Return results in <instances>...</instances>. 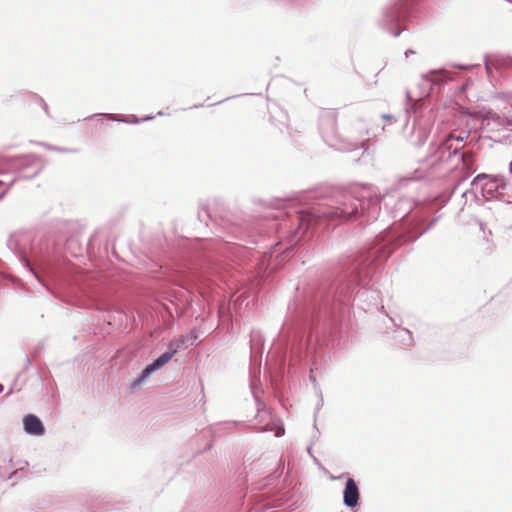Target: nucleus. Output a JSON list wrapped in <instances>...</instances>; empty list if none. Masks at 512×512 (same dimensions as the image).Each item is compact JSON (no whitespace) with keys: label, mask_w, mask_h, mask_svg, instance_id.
I'll list each match as a JSON object with an SVG mask.
<instances>
[{"label":"nucleus","mask_w":512,"mask_h":512,"mask_svg":"<svg viewBox=\"0 0 512 512\" xmlns=\"http://www.w3.org/2000/svg\"><path fill=\"white\" fill-rule=\"evenodd\" d=\"M37 98H38L39 102L42 104L45 113L47 115H49V108H48L47 103H45V101L41 97H37Z\"/></svg>","instance_id":"c85d7f7f"},{"label":"nucleus","mask_w":512,"mask_h":512,"mask_svg":"<svg viewBox=\"0 0 512 512\" xmlns=\"http://www.w3.org/2000/svg\"><path fill=\"white\" fill-rule=\"evenodd\" d=\"M284 433H285L284 427L282 425L277 426L276 431H275V437H281L284 435Z\"/></svg>","instance_id":"bb28decb"},{"label":"nucleus","mask_w":512,"mask_h":512,"mask_svg":"<svg viewBox=\"0 0 512 512\" xmlns=\"http://www.w3.org/2000/svg\"><path fill=\"white\" fill-rule=\"evenodd\" d=\"M479 189H476L475 187H472L471 189H466L462 192V198L465 199V204L468 201H479V196L477 194V191Z\"/></svg>","instance_id":"aec40b11"},{"label":"nucleus","mask_w":512,"mask_h":512,"mask_svg":"<svg viewBox=\"0 0 512 512\" xmlns=\"http://www.w3.org/2000/svg\"><path fill=\"white\" fill-rule=\"evenodd\" d=\"M154 371L147 365L142 372L131 382L130 389L135 390L144 383Z\"/></svg>","instance_id":"a211bd4d"},{"label":"nucleus","mask_w":512,"mask_h":512,"mask_svg":"<svg viewBox=\"0 0 512 512\" xmlns=\"http://www.w3.org/2000/svg\"><path fill=\"white\" fill-rule=\"evenodd\" d=\"M485 70L488 75L491 74L492 70L507 69L512 66V56L493 53L488 54L484 57Z\"/></svg>","instance_id":"f8f14e48"},{"label":"nucleus","mask_w":512,"mask_h":512,"mask_svg":"<svg viewBox=\"0 0 512 512\" xmlns=\"http://www.w3.org/2000/svg\"><path fill=\"white\" fill-rule=\"evenodd\" d=\"M14 181H15V178H14V179H12V180H10V182H9L8 186H10L11 184H13V182H14Z\"/></svg>","instance_id":"ea45409f"},{"label":"nucleus","mask_w":512,"mask_h":512,"mask_svg":"<svg viewBox=\"0 0 512 512\" xmlns=\"http://www.w3.org/2000/svg\"><path fill=\"white\" fill-rule=\"evenodd\" d=\"M386 194L369 184L356 185L350 190L325 189L307 193L306 207L295 210L293 214L288 213L280 224L281 229L290 228L288 246L284 249L281 259H272L279 245L276 243L269 257L264 255L258 259L255 276L251 280L252 288L260 289L265 284L279 263L289 257L310 228L323 223L337 225L349 220H376L381 209L380 203Z\"/></svg>","instance_id":"f03ea898"},{"label":"nucleus","mask_w":512,"mask_h":512,"mask_svg":"<svg viewBox=\"0 0 512 512\" xmlns=\"http://www.w3.org/2000/svg\"><path fill=\"white\" fill-rule=\"evenodd\" d=\"M425 173L422 170L415 169L412 173L400 176L397 180L395 189L398 191L409 190L414 193L417 192L422 186V180Z\"/></svg>","instance_id":"9b49d317"},{"label":"nucleus","mask_w":512,"mask_h":512,"mask_svg":"<svg viewBox=\"0 0 512 512\" xmlns=\"http://www.w3.org/2000/svg\"><path fill=\"white\" fill-rule=\"evenodd\" d=\"M465 138H467V135H466L465 137H463V136L454 137V142H455V141H457V142H463Z\"/></svg>","instance_id":"72a5a7b5"},{"label":"nucleus","mask_w":512,"mask_h":512,"mask_svg":"<svg viewBox=\"0 0 512 512\" xmlns=\"http://www.w3.org/2000/svg\"><path fill=\"white\" fill-rule=\"evenodd\" d=\"M310 379H311V381H312L313 383H316V379H315V377H314V376L310 375Z\"/></svg>","instance_id":"4c0bfd02"},{"label":"nucleus","mask_w":512,"mask_h":512,"mask_svg":"<svg viewBox=\"0 0 512 512\" xmlns=\"http://www.w3.org/2000/svg\"><path fill=\"white\" fill-rule=\"evenodd\" d=\"M454 67L460 69V70H468L469 69V66H465V65H454Z\"/></svg>","instance_id":"2f4dec72"},{"label":"nucleus","mask_w":512,"mask_h":512,"mask_svg":"<svg viewBox=\"0 0 512 512\" xmlns=\"http://www.w3.org/2000/svg\"><path fill=\"white\" fill-rule=\"evenodd\" d=\"M424 81L431 84H440L442 82H446L452 79V76L449 71L446 69L441 70H432L429 74L423 75Z\"/></svg>","instance_id":"f3484780"},{"label":"nucleus","mask_w":512,"mask_h":512,"mask_svg":"<svg viewBox=\"0 0 512 512\" xmlns=\"http://www.w3.org/2000/svg\"><path fill=\"white\" fill-rule=\"evenodd\" d=\"M272 505H273V502L268 501L267 503H264L262 506L257 508L254 512H258V511H260L262 509H265V508H270V507H272Z\"/></svg>","instance_id":"c756f323"},{"label":"nucleus","mask_w":512,"mask_h":512,"mask_svg":"<svg viewBox=\"0 0 512 512\" xmlns=\"http://www.w3.org/2000/svg\"><path fill=\"white\" fill-rule=\"evenodd\" d=\"M511 109H512V105H511Z\"/></svg>","instance_id":"c03bdc74"},{"label":"nucleus","mask_w":512,"mask_h":512,"mask_svg":"<svg viewBox=\"0 0 512 512\" xmlns=\"http://www.w3.org/2000/svg\"><path fill=\"white\" fill-rule=\"evenodd\" d=\"M225 425H226V426H228V427L230 428V427L235 426V425H236V423H226Z\"/></svg>","instance_id":"e433bc0d"},{"label":"nucleus","mask_w":512,"mask_h":512,"mask_svg":"<svg viewBox=\"0 0 512 512\" xmlns=\"http://www.w3.org/2000/svg\"><path fill=\"white\" fill-rule=\"evenodd\" d=\"M242 250L241 247L220 239L201 240L197 242L195 247L197 256L202 258L207 265H212L213 258L218 255L229 258L230 256L240 254Z\"/></svg>","instance_id":"6e6552de"},{"label":"nucleus","mask_w":512,"mask_h":512,"mask_svg":"<svg viewBox=\"0 0 512 512\" xmlns=\"http://www.w3.org/2000/svg\"><path fill=\"white\" fill-rule=\"evenodd\" d=\"M99 310H109L113 307V303L107 299L99 300L96 304Z\"/></svg>","instance_id":"4be33fe9"},{"label":"nucleus","mask_w":512,"mask_h":512,"mask_svg":"<svg viewBox=\"0 0 512 512\" xmlns=\"http://www.w3.org/2000/svg\"><path fill=\"white\" fill-rule=\"evenodd\" d=\"M382 118L385 120H392V119H394V116L390 115V114H383Z\"/></svg>","instance_id":"473e14b6"},{"label":"nucleus","mask_w":512,"mask_h":512,"mask_svg":"<svg viewBox=\"0 0 512 512\" xmlns=\"http://www.w3.org/2000/svg\"><path fill=\"white\" fill-rule=\"evenodd\" d=\"M319 130L323 141L331 148L341 152L363 149L368 150V130H361L357 137L352 133L346 137H340L336 129V116L332 111H323L320 115Z\"/></svg>","instance_id":"39448f33"},{"label":"nucleus","mask_w":512,"mask_h":512,"mask_svg":"<svg viewBox=\"0 0 512 512\" xmlns=\"http://www.w3.org/2000/svg\"><path fill=\"white\" fill-rule=\"evenodd\" d=\"M199 107H202V104H196V105H194V108H199Z\"/></svg>","instance_id":"58836bf2"},{"label":"nucleus","mask_w":512,"mask_h":512,"mask_svg":"<svg viewBox=\"0 0 512 512\" xmlns=\"http://www.w3.org/2000/svg\"><path fill=\"white\" fill-rule=\"evenodd\" d=\"M431 125L428 121L417 120L413 124L411 133V142L416 146H422L426 143L430 135Z\"/></svg>","instance_id":"4468645a"},{"label":"nucleus","mask_w":512,"mask_h":512,"mask_svg":"<svg viewBox=\"0 0 512 512\" xmlns=\"http://www.w3.org/2000/svg\"><path fill=\"white\" fill-rule=\"evenodd\" d=\"M186 342V338L184 336L181 337L179 340H173L168 344V350L162 353L158 358L160 359L161 363L165 365L168 363L171 358L184 347Z\"/></svg>","instance_id":"dca6fc26"},{"label":"nucleus","mask_w":512,"mask_h":512,"mask_svg":"<svg viewBox=\"0 0 512 512\" xmlns=\"http://www.w3.org/2000/svg\"><path fill=\"white\" fill-rule=\"evenodd\" d=\"M267 497H268V493L265 492V493H261V494H257V495L251 496L250 500L260 503V502L266 500Z\"/></svg>","instance_id":"393cba45"},{"label":"nucleus","mask_w":512,"mask_h":512,"mask_svg":"<svg viewBox=\"0 0 512 512\" xmlns=\"http://www.w3.org/2000/svg\"><path fill=\"white\" fill-rule=\"evenodd\" d=\"M7 247L40 283H44L43 275L53 272L55 246L48 238L15 232L8 238Z\"/></svg>","instance_id":"20e7f679"},{"label":"nucleus","mask_w":512,"mask_h":512,"mask_svg":"<svg viewBox=\"0 0 512 512\" xmlns=\"http://www.w3.org/2000/svg\"><path fill=\"white\" fill-rule=\"evenodd\" d=\"M154 117H155L154 115H147V116L139 119L135 115H132L131 117H127L128 122H126V123L127 124H139L140 122L150 121V120L154 119Z\"/></svg>","instance_id":"412c9836"},{"label":"nucleus","mask_w":512,"mask_h":512,"mask_svg":"<svg viewBox=\"0 0 512 512\" xmlns=\"http://www.w3.org/2000/svg\"><path fill=\"white\" fill-rule=\"evenodd\" d=\"M4 185H5V182L0 180V187H2ZM7 189H8V187L3 188V189L0 190V200L5 196V194L7 192Z\"/></svg>","instance_id":"cd10ccee"},{"label":"nucleus","mask_w":512,"mask_h":512,"mask_svg":"<svg viewBox=\"0 0 512 512\" xmlns=\"http://www.w3.org/2000/svg\"><path fill=\"white\" fill-rule=\"evenodd\" d=\"M392 213L395 222H400V224L383 230L368 244L374 249L375 255H381L384 258H389L400 245L417 240L437 220L433 218L427 226L421 228L430 211L413 195L400 197L395 203Z\"/></svg>","instance_id":"7ed1b4c3"},{"label":"nucleus","mask_w":512,"mask_h":512,"mask_svg":"<svg viewBox=\"0 0 512 512\" xmlns=\"http://www.w3.org/2000/svg\"><path fill=\"white\" fill-rule=\"evenodd\" d=\"M409 0H394L384 7L377 18V25L387 33L398 37L401 34V24L408 17L410 10Z\"/></svg>","instance_id":"423d86ee"},{"label":"nucleus","mask_w":512,"mask_h":512,"mask_svg":"<svg viewBox=\"0 0 512 512\" xmlns=\"http://www.w3.org/2000/svg\"><path fill=\"white\" fill-rule=\"evenodd\" d=\"M460 185H461V181H459V182L454 186V188H453V190H452V193H454V192L459 188V186H460Z\"/></svg>","instance_id":"c9c22d12"},{"label":"nucleus","mask_w":512,"mask_h":512,"mask_svg":"<svg viewBox=\"0 0 512 512\" xmlns=\"http://www.w3.org/2000/svg\"><path fill=\"white\" fill-rule=\"evenodd\" d=\"M471 187L479 189L481 196L486 199H500L507 203H512V200L505 199L504 191L507 189V184L504 178L492 177L487 174H478L471 182Z\"/></svg>","instance_id":"1a4fd4ad"},{"label":"nucleus","mask_w":512,"mask_h":512,"mask_svg":"<svg viewBox=\"0 0 512 512\" xmlns=\"http://www.w3.org/2000/svg\"><path fill=\"white\" fill-rule=\"evenodd\" d=\"M360 492L357 483L353 478H348L343 490V504L350 509L359 504Z\"/></svg>","instance_id":"ddd939ff"},{"label":"nucleus","mask_w":512,"mask_h":512,"mask_svg":"<svg viewBox=\"0 0 512 512\" xmlns=\"http://www.w3.org/2000/svg\"><path fill=\"white\" fill-rule=\"evenodd\" d=\"M23 429L26 434L32 436H42L45 433L43 422L34 414H28L23 418Z\"/></svg>","instance_id":"2eb2a0df"},{"label":"nucleus","mask_w":512,"mask_h":512,"mask_svg":"<svg viewBox=\"0 0 512 512\" xmlns=\"http://www.w3.org/2000/svg\"><path fill=\"white\" fill-rule=\"evenodd\" d=\"M462 146L459 144L454 145V136L449 135L439 144L432 143L430 145V155L435 158L436 162H449L453 158H457L462 162L467 170H472L473 153L461 152Z\"/></svg>","instance_id":"0eeeda50"},{"label":"nucleus","mask_w":512,"mask_h":512,"mask_svg":"<svg viewBox=\"0 0 512 512\" xmlns=\"http://www.w3.org/2000/svg\"><path fill=\"white\" fill-rule=\"evenodd\" d=\"M102 115L107 117L108 119L114 121V122H119V123H126V122H128V118L127 117H121V116H118V115H115V114H109V113L102 114Z\"/></svg>","instance_id":"5701e85b"},{"label":"nucleus","mask_w":512,"mask_h":512,"mask_svg":"<svg viewBox=\"0 0 512 512\" xmlns=\"http://www.w3.org/2000/svg\"><path fill=\"white\" fill-rule=\"evenodd\" d=\"M10 168L20 179H32L43 168L40 159L35 155H22L8 158Z\"/></svg>","instance_id":"9d476101"},{"label":"nucleus","mask_w":512,"mask_h":512,"mask_svg":"<svg viewBox=\"0 0 512 512\" xmlns=\"http://www.w3.org/2000/svg\"><path fill=\"white\" fill-rule=\"evenodd\" d=\"M414 54H416V52L413 49H407L405 51V57L406 58L409 57L410 55H414Z\"/></svg>","instance_id":"7c9ffc66"},{"label":"nucleus","mask_w":512,"mask_h":512,"mask_svg":"<svg viewBox=\"0 0 512 512\" xmlns=\"http://www.w3.org/2000/svg\"><path fill=\"white\" fill-rule=\"evenodd\" d=\"M3 390V387L0 385V392Z\"/></svg>","instance_id":"79ce46f5"},{"label":"nucleus","mask_w":512,"mask_h":512,"mask_svg":"<svg viewBox=\"0 0 512 512\" xmlns=\"http://www.w3.org/2000/svg\"><path fill=\"white\" fill-rule=\"evenodd\" d=\"M148 366L154 371H158L161 369L164 365L161 363L160 359L157 357L155 360H153L152 363L148 364Z\"/></svg>","instance_id":"b1692460"},{"label":"nucleus","mask_w":512,"mask_h":512,"mask_svg":"<svg viewBox=\"0 0 512 512\" xmlns=\"http://www.w3.org/2000/svg\"><path fill=\"white\" fill-rule=\"evenodd\" d=\"M375 254L374 249L367 245L361 252L341 259L339 275L334 282L311 286L302 292L297 289L280 332V341L285 343L286 351L299 355L307 351L312 334L314 331L318 333L319 323L348 308L355 287L361 286L357 297L364 304L363 309L381 302L380 291L369 288L368 283L388 258Z\"/></svg>","instance_id":"f257e3e1"},{"label":"nucleus","mask_w":512,"mask_h":512,"mask_svg":"<svg viewBox=\"0 0 512 512\" xmlns=\"http://www.w3.org/2000/svg\"><path fill=\"white\" fill-rule=\"evenodd\" d=\"M45 147L47 149H50V150H53V151H58V152H71L72 151L70 149L55 147V146H51V145H45Z\"/></svg>","instance_id":"a878e982"},{"label":"nucleus","mask_w":512,"mask_h":512,"mask_svg":"<svg viewBox=\"0 0 512 512\" xmlns=\"http://www.w3.org/2000/svg\"><path fill=\"white\" fill-rule=\"evenodd\" d=\"M272 428L270 427V424H267L265 427H262L260 431H271Z\"/></svg>","instance_id":"f704fd0d"},{"label":"nucleus","mask_w":512,"mask_h":512,"mask_svg":"<svg viewBox=\"0 0 512 512\" xmlns=\"http://www.w3.org/2000/svg\"><path fill=\"white\" fill-rule=\"evenodd\" d=\"M397 338L404 345H411L413 343V335L412 332L405 328H399L396 330Z\"/></svg>","instance_id":"6ab92c4d"},{"label":"nucleus","mask_w":512,"mask_h":512,"mask_svg":"<svg viewBox=\"0 0 512 512\" xmlns=\"http://www.w3.org/2000/svg\"><path fill=\"white\" fill-rule=\"evenodd\" d=\"M511 99H512V95H511Z\"/></svg>","instance_id":"37998d69"},{"label":"nucleus","mask_w":512,"mask_h":512,"mask_svg":"<svg viewBox=\"0 0 512 512\" xmlns=\"http://www.w3.org/2000/svg\"><path fill=\"white\" fill-rule=\"evenodd\" d=\"M257 409H258V412L260 413L261 412L260 403H258Z\"/></svg>","instance_id":"a19ab883"}]
</instances>
